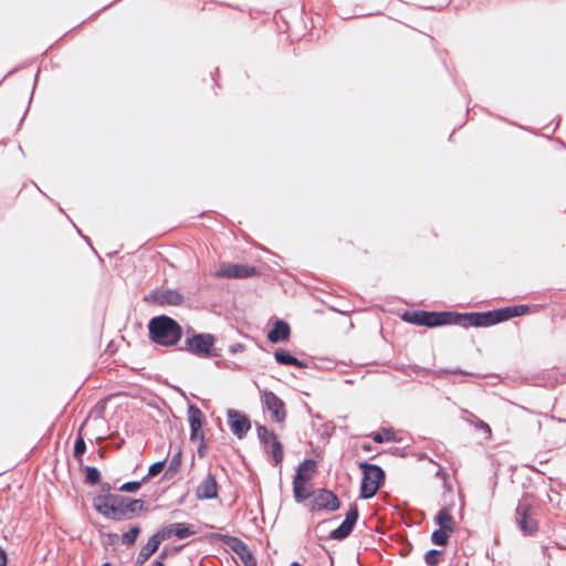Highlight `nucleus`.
I'll list each match as a JSON object with an SVG mask.
<instances>
[{
    "instance_id": "51",
    "label": "nucleus",
    "mask_w": 566,
    "mask_h": 566,
    "mask_svg": "<svg viewBox=\"0 0 566 566\" xmlns=\"http://www.w3.org/2000/svg\"><path fill=\"white\" fill-rule=\"evenodd\" d=\"M149 566H166L165 562H161L157 557L151 562Z\"/></svg>"
},
{
    "instance_id": "46",
    "label": "nucleus",
    "mask_w": 566,
    "mask_h": 566,
    "mask_svg": "<svg viewBox=\"0 0 566 566\" xmlns=\"http://www.w3.org/2000/svg\"><path fill=\"white\" fill-rule=\"evenodd\" d=\"M389 453L392 454V455L400 457V458L406 457V451L403 449L398 448V447L389 448Z\"/></svg>"
},
{
    "instance_id": "61",
    "label": "nucleus",
    "mask_w": 566,
    "mask_h": 566,
    "mask_svg": "<svg viewBox=\"0 0 566 566\" xmlns=\"http://www.w3.org/2000/svg\"><path fill=\"white\" fill-rule=\"evenodd\" d=\"M546 462H547V459L539 461L541 464L546 463Z\"/></svg>"
},
{
    "instance_id": "29",
    "label": "nucleus",
    "mask_w": 566,
    "mask_h": 566,
    "mask_svg": "<svg viewBox=\"0 0 566 566\" xmlns=\"http://www.w3.org/2000/svg\"><path fill=\"white\" fill-rule=\"evenodd\" d=\"M140 533H142V527L139 524L132 525L128 528V531L124 532L120 535L122 544H124L126 546H133L137 542V538L140 535Z\"/></svg>"
},
{
    "instance_id": "42",
    "label": "nucleus",
    "mask_w": 566,
    "mask_h": 566,
    "mask_svg": "<svg viewBox=\"0 0 566 566\" xmlns=\"http://www.w3.org/2000/svg\"><path fill=\"white\" fill-rule=\"evenodd\" d=\"M198 442H199V446L197 448L198 457L203 458V457H206L207 450H208L207 441L202 440V441H198Z\"/></svg>"
},
{
    "instance_id": "48",
    "label": "nucleus",
    "mask_w": 566,
    "mask_h": 566,
    "mask_svg": "<svg viewBox=\"0 0 566 566\" xmlns=\"http://www.w3.org/2000/svg\"><path fill=\"white\" fill-rule=\"evenodd\" d=\"M323 427H324V430L321 432L322 437L325 436V434L327 437H331L332 430L334 429V426L331 424V423H325Z\"/></svg>"
},
{
    "instance_id": "34",
    "label": "nucleus",
    "mask_w": 566,
    "mask_h": 566,
    "mask_svg": "<svg viewBox=\"0 0 566 566\" xmlns=\"http://www.w3.org/2000/svg\"><path fill=\"white\" fill-rule=\"evenodd\" d=\"M166 459L151 463L148 468L147 474L143 476V481H147L150 478L158 475L165 468Z\"/></svg>"
},
{
    "instance_id": "5",
    "label": "nucleus",
    "mask_w": 566,
    "mask_h": 566,
    "mask_svg": "<svg viewBox=\"0 0 566 566\" xmlns=\"http://www.w3.org/2000/svg\"><path fill=\"white\" fill-rule=\"evenodd\" d=\"M358 467L361 470L359 499L369 500L384 486L386 472L380 465L367 461L359 462Z\"/></svg>"
},
{
    "instance_id": "36",
    "label": "nucleus",
    "mask_w": 566,
    "mask_h": 566,
    "mask_svg": "<svg viewBox=\"0 0 566 566\" xmlns=\"http://www.w3.org/2000/svg\"><path fill=\"white\" fill-rule=\"evenodd\" d=\"M359 518V510L356 503H352L348 507V511L345 514L344 522L350 524L352 526H356Z\"/></svg>"
},
{
    "instance_id": "33",
    "label": "nucleus",
    "mask_w": 566,
    "mask_h": 566,
    "mask_svg": "<svg viewBox=\"0 0 566 566\" xmlns=\"http://www.w3.org/2000/svg\"><path fill=\"white\" fill-rule=\"evenodd\" d=\"M442 556V551L432 548L424 554L423 560L427 566H437L440 563Z\"/></svg>"
},
{
    "instance_id": "52",
    "label": "nucleus",
    "mask_w": 566,
    "mask_h": 566,
    "mask_svg": "<svg viewBox=\"0 0 566 566\" xmlns=\"http://www.w3.org/2000/svg\"><path fill=\"white\" fill-rule=\"evenodd\" d=\"M361 449H363L364 451H366V452H369V451H371V450L374 449V447H373V444H371V443H368V442H367V443H363V444H361Z\"/></svg>"
},
{
    "instance_id": "9",
    "label": "nucleus",
    "mask_w": 566,
    "mask_h": 566,
    "mask_svg": "<svg viewBox=\"0 0 566 566\" xmlns=\"http://www.w3.org/2000/svg\"><path fill=\"white\" fill-rule=\"evenodd\" d=\"M310 511H326L329 513L340 509L342 503L338 496L329 489L321 488L315 490L313 500L310 501Z\"/></svg>"
},
{
    "instance_id": "56",
    "label": "nucleus",
    "mask_w": 566,
    "mask_h": 566,
    "mask_svg": "<svg viewBox=\"0 0 566 566\" xmlns=\"http://www.w3.org/2000/svg\"><path fill=\"white\" fill-rule=\"evenodd\" d=\"M290 566H304V565H302V564H301V563H298V562H292V563L290 564Z\"/></svg>"
},
{
    "instance_id": "53",
    "label": "nucleus",
    "mask_w": 566,
    "mask_h": 566,
    "mask_svg": "<svg viewBox=\"0 0 566 566\" xmlns=\"http://www.w3.org/2000/svg\"><path fill=\"white\" fill-rule=\"evenodd\" d=\"M227 367L231 368L232 370H235L239 368V365L231 361V363H227Z\"/></svg>"
},
{
    "instance_id": "25",
    "label": "nucleus",
    "mask_w": 566,
    "mask_h": 566,
    "mask_svg": "<svg viewBox=\"0 0 566 566\" xmlns=\"http://www.w3.org/2000/svg\"><path fill=\"white\" fill-rule=\"evenodd\" d=\"M174 536L178 539H186L196 534L195 525L186 522L171 523Z\"/></svg>"
},
{
    "instance_id": "37",
    "label": "nucleus",
    "mask_w": 566,
    "mask_h": 566,
    "mask_svg": "<svg viewBox=\"0 0 566 566\" xmlns=\"http://www.w3.org/2000/svg\"><path fill=\"white\" fill-rule=\"evenodd\" d=\"M185 547V545H178V546H168L165 545L160 553L158 554L157 558L164 562L169 556H175L181 552V549Z\"/></svg>"
},
{
    "instance_id": "62",
    "label": "nucleus",
    "mask_w": 566,
    "mask_h": 566,
    "mask_svg": "<svg viewBox=\"0 0 566 566\" xmlns=\"http://www.w3.org/2000/svg\"><path fill=\"white\" fill-rule=\"evenodd\" d=\"M77 233L82 237L84 235L80 229H77Z\"/></svg>"
},
{
    "instance_id": "50",
    "label": "nucleus",
    "mask_w": 566,
    "mask_h": 566,
    "mask_svg": "<svg viewBox=\"0 0 566 566\" xmlns=\"http://www.w3.org/2000/svg\"><path fill=\"white\" fill-rule=\"evenodd\" d=\"M95 408L97 409L98 413L102 415L105 411V409H106V400H99L96 403Z\"/></svg>"
},
{
    "instance_id": "15",
    "label": "nucleus",
    "mask_w": 566,
    "mask_h": 566,
    "mask_svg": "<svg viewBox=\"0 0 566 566\" xmlns=\"http://www.w3.org/2000/svg\"><path fill=\"white\" fill-rule=\"evenodd\" d=\"M99 492L93 496L92 506L99 515H104L112 506V497H119L120 494L112 493L114 489L109 482H103L101 480Z\"/></svg>"
},
{
    "instance_id": "55",
    "label": "nucleus",
    "mask_w": 566,
    "mask_h": 566,
    "mask_svg": "<svg viewBox=\"0 0 566 566\" xmlns=\"http://www.w3.org/2000/svg\"><path fill=\"white\" fill-rule=\"evenodd\" d=\"M105 439H106V437H96L95 438V443L96 444H101Z\"/></svg>"
},
{
    "instance_id": "27",
    "label": "nucleus",
    "mask_w": 566,
    "mask_h": 566,
    "mask_svg": "<svg viewBox=\"0 0 566 566\" xmlns=\"http://www.w3.org/2000/svg\"><path fill=\"white\" fill-rule=\"evenodd\" d=\"M354 528V526L343 521L336 528L329 532L328 539L342 542L353 533Z\"/></svg>"
},
{
    "instance_id": "49",
    "label": "nucleus",
    "mask_w": 566,
    "mask_h": 566,
    "mask_svg": "<svg viewBox=\"0 0 566 566\" xmlns=\"http://www.w3.org/2000/svg\"><path fill=\"white\" fill-rule=\"evenodd\" d=\"M39 73H40V71H38V72H36V74H35L33 88H35V86H36V84H38ZM32 92H34V90H32ZM32 96H33V93H31V96H30L29 105H28V106H30V103H31V101H32ZM28 111H29V107H27V109H25L24 114H27V113H28ZM23 116H25V115H23ZM23 118H24V117H22V118H21V122L23 120Z\"/></svg>"
},
{
    "instance_id": "8",
    "label": "nucleus",
    "mask_w": 566,
    "mask_h": 566,
    "mask_svg": "<svg viewBox=\"0 0 566 566\" xmlns=\"http://www.w3.org/2000/svg\"><path fill=\"white\" fill-rule=\"evenodd\" d=\"M112 499V506L107 510L103 517L114 522H122L133 520L137 516L134 497L120 494L119 497Z\"/></svg>"
},
{
    "instance_id": "26",
    "label": "nucleus",
    "mask_w": 566,
    "mask_h": 566,
    "mask_svg": "<svg viewBox=\"0 0 566 566\" xmlns=\"http://www.w3.org/2000/svg\"><path fill=\"white\" fill-rule=\"evenodd\" d=\"M81 469L84 471V483L90 486H95L101 483L102 474L98 468L93 465H83L80 464Z\"/></svg>"
},
{
    "instance_id": "32",
    "label": "nucleus",
    "mask_w": 566,
    "mask_h": 566,
    "mask_svg": "<svg viewBox=\"0 0 566 566\" xmlns=\"http://www.w3.org/2000/svg\"><path fill=\"white\" fill-rule=\"evenodd\" d=\"M181 461H182V451H181V448H179L178 451L172 455L170 463L164 474V478L174 476L179 471Z\"/></svg>"
},
{
    "instance_id": "23",
    "label": "nucleus",
    "mask_w": 566,
    "mask_h": 566,
    "mask_svg": "<svg viewBox=\"0 0 566 566\" xmlns=\"http://www.w3.org/2000/svg\"><path fill=\"white\" fill-rule=\"evenodd\" d=\"M369 437L375 443L401 441V439L397 437L392 427H381L379 431L371 432Z\"/></svg>"
},
{
    "instance_id": "4",
    "label": "nucleus",
    "mask_w": 566,
    "mask_h": 566,
    "mask_svg": "<svg viewBox=\"0 0 566 566\" xmlns=\"http://www.w3.org/2000/svg\"><path fill=\"white\" fill-rule=\"evenodd\" d=\"M532 306L528 304H516L484 312H473L474 327H491L511 318L528 314Z\"/></svg>"
},
{
    "instance_id": "47",
    "label": "nucleus",
    "mask_w": 566,
    "mask_h": 566,
    "mask_svg": "<svg viewBox=\"0 0 566 566\" xmlns=\"http://www.w3.org/2000/svg\"><path fill=\"white\" fill-rule=\"evenodd\" d=\"M0 566H8V554L2 546H0Z\"/></svg>"
},
{
    "instance_id": "7",
    "label": "nucleus",
    "mask_w": 566,
    "mask_h": 566,
    "mask_svg": "<svg viewBox=\"0 0 566 566\" xmlns=\"http://www.w3.org/2000/svg\"><path fill=\"white\" fill-rule=\"evenodd\" d=\"M255 430L260 444L264 448L266 453L271 454L273 465H281L284 459V447L277 434L259 422H255Z\"/></svg>"
},
{
    "instance_id": "10",
    "label": "nucleus",
    "mask_w": 566,
    "mask_h": 566,
    "mask_svg": "<svg viewBox=\"0 0 566 566\" xmlns=\"http://www.w3.org/2000/svg\"><path fill=\"white\" fill-rule=\"evenodd\" d=\"M144 301L158 306H179L185 297L174 289H155L144 296Z\"/></svg>"
},
{
    "instance_id": "17",
    "label": "nucleus",
    "mask_w": 566,
    "mask_h": 566,
    "mask_svg": "<svg viewBox=\"0 0 566 566\" xmlns=\"http://www.w3.org/2000/svg\"><path fill=\"white\" fill-rule=\"evenodd\" d=\"M218 482L216 476L209 472L206 479L197 488L198 500H213L218 496Z\"/></svg>"
},
{
    "instance_id": "22",
    "label": "nucleus",
    "mask_w": 566,
    "mask_h": 566,
    "mask_svg": "<svg viewBox=\"0 0 566 566\" xmlns=\"http://www.w3.org/2000/svg\"><path fill=\"white\" fill-rule=\"evenodd\" d=\"M317 471V462L312 458H305L295 469L293 478L312 481V474Z\"/></svg>"
},
{
    "instance_id": "35",
    "label": "nucleus",
    "mask_w": 566,
    "mask_h": 566,
    "mask_svg": "<svg viewBox=\"0 0 566 566\" xmlns=\"http://www.w3.org/2000/svg\"><path fill=\"white\" fill-rule=\"evenodd\" d=\"M143 483H145L143 478L140 480L128 481L118 486L117 490L125 493H136L142 488Z\"/></svg>"
},
{
    "instance_id": "24",
    "label": "nucleus",
    "mask_w": 566,
    "mask_h": 566,
    "mask_svg": "<svg viewBox=\"0 0 566 566\" xmlns=\"http://www.w3.org/2000/svg\"><path fill=\"white\" fill-rule=\"evenodd\" d=\"M86 421H87V419L82 423V426L77 430L74 446H73V457L80 462V464L82 463L83 455L86 451V443H85L84 432H83V428H84V424Z\"/></svg>"
},
{
    "instance_id": "44",
    "label": "nucleus",
    "mask_w": 566,
    "mask_h": 566,
    "mask_svg": "<svg viewBox=\"0 0 566 566\" xmlns=\"http://www.w3.org/2000/svg\"><path fill=\"white\" fill-rule=\"evenodd\" d=\"M293 366L297 367V368H315L316 365L314 364L313 366H311L306 360H303V359H298L297 357L295 358V361L293 364Z\"/></svg>"
},
{
    "instance_id": "40",
    "label": "nucleus",
    "mask_w": 566,
    "mask_h": 566,
    "mask_svg": "<svg viewBox=\"0 0 566 566\" xmlns=\"http://www.w3.org/2000/svg\"><path fill=\"white\" fill-rule=\"evenodd\" d=\"M474 426L476 429L482 430L483 432L488 433L489 436L492 432L490 424L486 423L485 421L481 420L480 418H476V422Z\"/></svg>"
},
{
    "instance_id": "41",
    "label": "nucleus",
    "mask_w": 566,
    "mask_h": 566,
    "mask_svg": "<svg viewBox=\"0 0 566 566\" xmlns=\"http://www.w3.org/2000/svg\"><path fill=\"white\" fill-rule=\"evenodd\" d=\"M245 350V346L241 343H234L229 346V353L235 355Z\"/></svg>"
},
{
    "instance_id": "1",
    "label": "nucleus",
    "mask_w": 566,
    "mask_h": 566,
    "mask_svg": "<svg viewBox=\"0 0 566 566\" xmlns=\"http://www.w3.org/2000/svg\"><path fill=\"white\" fill-rule=\"evenodd\" d=\"M400 318L408 324L428 328L451 325L474 327L473 312L406 310L400 314Z\"/></svg>"
},
{
    "instance_id": "20",
    "label": "nucleus",
    "mask_w": 566,
    "mask_h": 566,
    "mask_svg": "<svg viewBox=\"0 0 566 566\" xmlns=\"http://www.w3.org/2000/svg\"><path fill=\"white\" fill-rule=\"evenodd\" d=\"M311 481L293 478V496L296 503H303L306 500L314 497L315 491L308 486Z\"/></svg>"
},
{
    "instance_id": "21",
    "label": "nucleus",
    "mask_w": 566,
    "mask_h": 566,
    "mask_svg": "<svg viewBox=\"0 0 566 566\" xmlns=\"http://www.w3.org/2000/svg\"><path fill=\"white\" fill-rule=\"evenodd\" d=\"M433 521L439 526L438 528H442L452 533L457 531L455 522L451 515L450 507L448 506L441 507L436 514Z\"/></svg>"
},
{
    "instance_id": "57",
    "label": "nucleus",
    "mask_w": 566,
    "mask_h": 566,
    "mask_svg": "<svg viewBox=\"0 0 566 566\" xmlns=\"http://www.w3.org/2000/svg\"><path fill=\"white\" fill-rule=\"evenodd\" d=\"M101 566H114L111 562H104Z\"/></svg>"
},
{
    "instance_id": "38",
    "label": "nucleus",
    "mask_w": 566,
    "mask_h": 566,
    "mask_svg": "<svg viewBox=\"0 0 566 566\" xmlns=\"http://www.w3.org/2000/svg\"><path fill=\"white\" fill-rule=\"evenodd\" d=\"M154 536L158 538V542L161 544L164 541L174 536V528L171 527V524H167L158 528Z\"/></svg>"
},
{
    "instance_id": "18",
    "label": "nucleus",
    "mask_w": 566,
    "mask_h": 566,
    "mask_svg": "<svg viewBox=\"0 0 566 566\" xmlns=\"http://www.w3.org/2000/svg\"><path fill=\"white\" fill-rule=\"evenodd\" d=\"M211 537L222 542L238 556L243 554L249 548L248 544L243 542L241 538L230 535L228 533H212Z\"/></svg>"
},
{
    "instance_id": "30",
    "label": "nucleus",
    "mask_w": 566,
    "mask_h": 566,
    "mask_svg": "<svg viewBox=\"0 0 566 566\" xmlns=\"http://www.w3.org/2000/svg\"><path fill=\"white\" fill-rule=\"evenodd\" d=\"M452 532L437 528L432 532L430 541L433 545L446 547L450 543V535Z\"/></svg>"
},
{
    "instance_id": "59",
    "label": "nucleus",
    "mask_w": 566,
    "mask_h": 566,
    "mask_svg": "<svg viewBox=\"0 0 566 566\" xmlns=\"http://www.w3.org/2000/svg\"><path fill=\"white\" fill-rule=\"evenodd\" d=\"M98 455L99 458H103V451L101 449L98 450Z\"/></svg>"
},
{
    "instance_id": "2",
    "label": "nucleus",
    "mask_w": 566,
    "mask_h": 566,
    "mask_svg": "<svg viewBox=\"0 0 566 566\" xmlns=\"http://www.w3.org/2000/svg\"><path fill=\"white\" fill-rule=\"evenodd\" d=\"M149 340L158 346L175 347L182 336V326L172 317L160 314L153 316L147 324Z\"/></svg>"
},
{
    "instance_id": "11",
    "label": "nucleus",
    "mask_w": 566,
    "mask_h": 566,
    "mask_svg": "<svg viewBox=\"0 0 566 566\" xmlns=\"http://www.w3.org/2000/svg\"><path fill=\"white\" fill-rule=\"evenodd\" d=\"M261 274L259 268L244 263H223L221 268L216 271V277L226 279H247L258 276Z\"/></svg>"
},
{
    "instance_id": "19",
    "label": "nucleus",
    "mask_w": 566,
    "mask_h": 566,
    "mask_svg": "<svg viewBox=\"0 0 566 566\" xmlns=\"http://www.w3.org/2000/svg\"><path fill=\"white\" fill-rule=\"evenodd\" d=\"M160 547V543L158 538L154 536L148 537V541L145 545H143L137 554L135 564L136 566L144 565Z\"/></svg>"
},
{
    "instance_id": "58",
    "label": "nucleus",
    "mask_w": 566,
    "mask_h": 566,
    "mask_svg": "<svg viewBox=\"0 0 566 566\" xmlns=\"http://www.w3.org/2000/svg\"><path fill=\"white\" fill-rule=\"evenodd\" d=\"M527 468L532 469L533 471L535 472H539V470H537L534 465H526Z\"/></svg>"
},
{
    "instance_id": "6",
    "label": "nucleus",
    "mask_w": 566,
    "mask_h": 566,
    "mask_svg": "<svg viewBox=\"0 0 566 566\" xmlns=\"http://www.w3.org/2000/svg\"><path fill=\"white\" fill-rule=\"evenodd\" d=\"M515 522L524 536H533L538 531V523L533 517V504L528 493H524L517 503Z\"/></svg>"
},
{
    "instance_id": "43",
    "label": "nucleus",
    "mask_w": 566,
    "mask_h": 566,
    "mask_svg": "<svg viewBox=\"0 0 566 566\" xmlns=\"http://www.w3.org/2000/svg\"><path fill=\"white\" fill-rule=\"evenodd\" d=\"M134 501H135V511L137 514L139 512H146L148 510L144 500L134 497Z\"/></svg>"
},
{
    "instance_id": "39",
    "label": "nucleus",
    "mask_w": 566,
    "mask_h": 566,
    "mask_svg": "<svg viewBox=\"0 0 566 566\" xmlns=\"http://www.w3.org/2000/svg\"><path fill=\"white\" fill-rule=\"evenodd\" d=\"M239 558L244 566H258L256 558L250 548H248L243 554L239 555Z\"/></svg>"
},
{
    "instance_id": "28",
    "label": "nucleus",
    "mask_w": 566,
    "mask_h": 566,
    "mask_svg": "<svg viewBox=\"0 0 566 566\" xmlns=\"http://www.w3.org/2000/svg\"><path fill=\"white\" fill-rule=\"evenodd\" d=\"M419 371H421L424 375H433L437 378H443L444 376H447L449 374H460V375H465V376L473 375L472 373L462 370L459 367L454 368V369L440 368V369H437V370L423 367V368H419Z\"/></svg>"
},
{
    "instance_id": "60",
    "label": "nucleus",
    "mask_w": 566,
    "mask_h": 566,
    "mask_svg": "<svg viewBox=\"0 0 566 566\" xmlns=\"http://www.w3.org/2000/svg\"><path fill=\"white\" fill-rule=\"evenodd\" d=\"M408 545H409L408 546V552H410L412 549V545H411V543H409Z\"/></svg>"
},
{
    "instance_id": "12",
    "label": "nucleus",
    "mask_w": 566,
    "mask_h": 566,
    "mask_svg": "<svg viewBox=\"0 0 566 566\" xmlns=\"http://www.w3.org/2000/svg\"><path fill=\"white\" fill-rule=\"evenodd\" d=\"M263 408L271 415L273 421L282 423L286 419L285 402L275 392L264 389L261 391Z\"/></svg>"
},
{
    "instance_id": "54",
    "label": "nucleus",
    "mask_w": 566,
    "mask_h": 566,
    "mask_svg": "<svg viewBox=\"0 0 566 566\" xmlns=\"http://www.w3.org/2000/svg\"><path fill=\"white\" fill-rule=\"evenodd\" d=\"M82 238L84 239V241H85V242H86V243H87L92 249H94V248L92 247V243H91V240H90V238H88V237H86V235H82ZM93 251L97 254V252H96L95 250H93Z\"/></svg>"
},
{
    "instance_id": "13",
    "label": "nucleus",
    "mask_w": 566,
    "mask_h": 566,
    "mask_svg": "<svg viewBox=\"0 0 566 566\" xmlns=\"http://www.w3.org/2000/svg\"><path fill=\"white\" fill-rule=\"evenodd\" d=\"M188 422L190 427L189 440L191 442L206 440L202 428L206 424L207 419L205 413L195 403L188 405Z\"/></svg>"
},
{
    "instance_id": "3",
    "label": "nucleus",
    "mask_w": 566,
    "mask_h": 566,
    "mask_svg": "<svg viewBox=\"0 0 566 566\" xmlns=\"http://www.w3.org/2000/svg\"><path fill=\"white\" fill-rule=\"evenodd\" d=\"M216 340L213 334L198 333L189 328L184 345L178 349L200 358H221L220 349L214 347Z\"/></svg>"
},
{
    "instance_id": "45",
    "label": "nucleus",
    "mask_w": 566,
    "mask_h": 566,
    "mask_svg": "<svg viewBox=\"0 0 566 566\" xmlns=\"http://www.w3.org/2000/svg\"><path fill=\"white\" fill-rule=\"evenodd\" d=\"M115 437L118 439V441H116V443L114 444V447H115L116 449H120V448L124 446V443H125V439H124V438H120V437H119V433H118L117 431H113V432H111L109 438H115Z\"/></svg>"
},
{
    "instance_id": "16",
    "label": "nucleus",
    "mask_w": 566,
    "mask_h": 566,
    "mask_svg": "<svg viewBox=\"0 0 566 566\" xmlns=\"http://www.w3.org/2000/svg\"><path fill=\"white\" fill-rule=\"evenodd\" d=\"M291 337V326L290 324L282 319L277 318L273 323L272 327L266 334V338L272 344H279L289 340Z\"/></svg>"
},
{
    "instance_id": "31",
    "label": "nucleus",
    "mask_w": 566,
    "mask_h": 566,
    "mask_svg": "<svg viewBox=\"0 0 566 566\" xmlns=\"http://www.w3.org/2000/svg\"><path fill=\"white\" fill-rule=\"evenodd\" d=\"M295 358L294 355L284 348H276L274 352V359L281 366H293Z\"/></svg>"
},
{
    "instance_id": "14",
    "label": "nucleus",
    "mask_w": 566,
    "mask_h": 566,
    "mask_svg": "<svg viewBox=\"0 0 566 566\" xmlns=\"http://www.w3.org/2000/svg\"><path fill=\"white\" fill-rule=\"evenodd\" d=\"M228 426L238 439H243L247 437L248 432L251 429V419L250 417L237 409H228L227 410Z\"/></svg>"
}]
</instances>
